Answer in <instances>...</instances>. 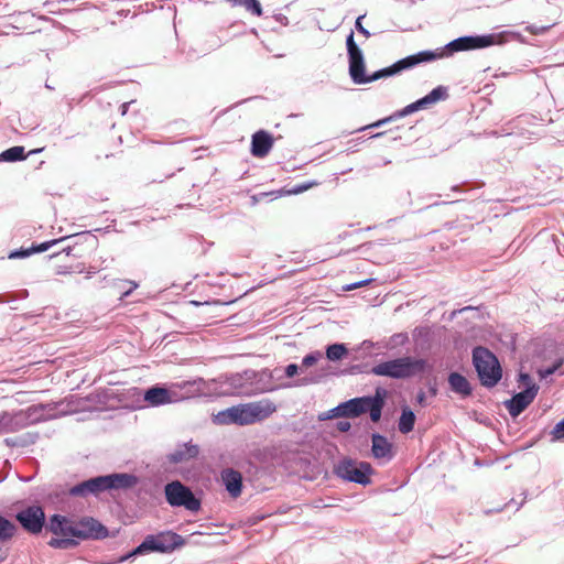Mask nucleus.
Masks as SVG:
<instances>
[{
	"instance_id": "1",
	"label": "nucleus",
	"mask_w": 564,
	"mask_h": 564,
	"mask_svg": "<svg viewBox=\"0 0 564 564\" xmlns=\"http://www.w3.org/2000/svg\"><path fill=\"white\" fill-rule=\"evenodd\" d=\"M346 46L349 62V76L352 83L357 85L369 84L384 77L397 75L402 70L411 69L419 64L433 62L437 56L429 51H421L416 54L399 59L389 67L379 69L371 75H367L364 53L356 44L352 31L346 39Z\"/></svg>"
},
{
	"instance_id": "2",
	"label": "nucleus",
	"mask_w": 564,
	"mask_h": 564,
	"mask_svg": "<svg viewBox=\"0 0 564 564\" xmlns=\"http://www.w3.org/2000/svg\"><path fill=\"white\" fill-rule=\"evenodd\" d=\"M137 484L138 477L132 474L113 473L84 480L70 487L68 492L73 497H98L100 494L106 491L130 489Z\"/></svg>"
},
{
	"instance_id": "3",
	"label": "nucleus",
	"mask_w": 564,
	"mask_h": 564,
	"mask_svg": "<svg viewBox=\"0 0 564 564\" xmlns=\"http://www.w3.org/2000/svg\"><path fill=\"white\" fill-rule=\"evenodd\" d=\"M275 411L276 406L273 402L261 400L220 411L216 414L215 422L218 424L248 425L269 417Z\"/></svg>"
},
{
	"instance_id": "4",
	"label": "nucleus",
	"mask_w": 564,
	"mask_h": 564,
	"mask_svg": "<svg viewBox=\"0 0 564 564\" xmlns=\"http://www.w3.org/2000/svg\"><path fill=\"white\" fill-rule=\"evenodd\" d=\"M183 544V536L172 531H162L158 534H149L144 538L141 544H139L131 552L120 556L116 563H123L131 557L151 552L171 553Z\"/></svg>"
},
{
	"instance_id": "5",
	"label": "nucleus",
	"mask_w": 564,
	"mask_h": 564,
	"mask_svg": "<svg viewBox=\"0 0 564 564\" xmlns=\"http://www.w3.org/2000/svg\"><path fill=\"white\" fill-rule=\"evenodd\" d=\"M426 361L412 357H401L380 362L372 367L371 373L393 379H406L425 370Z\"/></svg>"
},
{
	"instance_id": "6",
	"label": "nucleus",
	"mask_w": 564,
	"mask_h": 564,
	"mask_svg": "<svg viewBox=\"0 0 564 564\" xmlns=\"http://www.w3.org/2000/svg\"><path fill=\"white\" fill-rule=\"evenodd\" d=\"M473 364L484 387H495L502 377V369L496 355L488 348L477 346L473 349Z\"/></svg>"
},
{
	"instance_id": "7",
	"label": "nucleus",
	"mask_w": 564,
	"mask_h": 564,
	"mask_svg": "<svg viewBox=\"0 0 564 564\" xmlns=\"http://www.w3.org/2000/svg\"><path fill=\"white\" fill-rule=\"evenodd\" d=\"M257 372L246 370L241 373H232L219 378L216 384V394L251 395L259 392L256 387Z\"/></svg>"
},
{
	"instance_id": "8",
	"label": "nucleus",
	"mask_w": 564,
	"mask_h": 564,
	"mask_svg": "<svg viewBox=\"0 0 564 564\" xmlns=\"http://www.w3.org/2000/svg\"><path fill=\"white\" fill-rule=\"evenodd\" d=\"M496 40L497 36L495 34L466 35L451 41L442 48L429 52L437 55L435 57L436 61L443 57L452 56L454 53L457 52L471 51L491 46L497 43Z\"/></svg>"
},
{
	"instance_id": "9",
	"label": "nucleus",
	"mask_w": 564,
	"mask_h": 564,
	"mask_svg": "<svg viewBox=\"0 0 564 564\" xmlns=\"http://www.w3.org/2000/svg\"><path fill=\"white\" fill-rule=\"evenodd\" d=\"M48 530L56 535L52 538L48 545L54 549L67 550L75 547L78 541L74 539V520L65 516L54 514L50 518Z\"/></svg>"
},
{
	"instance_id": "10",
	"label": "nucleus",
	"mask_w": 564,
	"mask_h": 564,
	"mask_svg": "<svg viewBox=\"0 0 564 564\" xmlns=\"http://www.w3.org/2000/svg\"><path fill=\"white\" fill-rule=\"evenodd\" d=\"M372 467L369 463L357 462L351 458H343L334 466V474L347 481L362 486L370 484Z\"/></svg>"
},
{
	"instance_id": "11",
	"label": "nucleus",
	"mask_w": 564,
	"mask_h": 564,
	"mask_svg": "<svg viewBox=\"0 0 564 564\" xmlns=\"http://www.w3.org/2000/svg\"><path fill=\"white\" fill-rule=\"evenodd\" d=\"M165 498L172 507H184L189 511H198L200 508V501L178 480L165 486Z\"/></svg>"
},
{
	"instance_id": "12",
	"label": "nucleus",
	"mask_w": 564,
	"mask_h": 564,
	"mask_svg": "<svg viewBox=\"0 0 564 564\" xmlns=\"http://www.w3.org/2000/svg\"><path fill=\"white\" fill-rule=\"evenodd\" d=\"M28 426L42 421L55 419L58 415L66 414L68 411L64 406V402L59 403H40L31 405L22 410Z\"/></svg>"
},
{
	"instance_id": "13",
	"label": "nucleus",
	"mask_w": 564,
	"mask_h": 564,
	"mask_svg": "<svg viewBox=\"0 0 564 564\" xmlns=\"http://www.w3.org/2000/svg\"><path fill=\"white\" fill-rule=\"evenodd\" d=\"M216 380L206 381L203 378H197L192 381H183L175 388L178 395V401L183 399L212 397L216 394Z\"/></svg>"
},
{
	"instance_id": "14",
	"label": "nucleus",
	"mask_w": 564,
	"mask_h": 564,
	"mask_svg": "<svg viewBox=\"0 0 564 564\" xmlns=\"http://www.w3.org/2000/svg\"><path fill=\"white\" fill-rule=\"evenodd\" d=\"M107 535V528L94 518L85 517L80 520H74L73 536L75 540H99Z\"/></svg>"
},
{
	"instance_id": "15",
	"label": "nucleus",
	"mask_w": 564,
	"mask_h": 564,
	"mask_svg": "<svg viewBox=\"0 0 564 564\" xmlns=\"http://www.w3.org/2000/svg\"><path fill=\"white\" fill-rule=\"evenodd\" d=\"M19 523L30 533H40L45 522V514L41 507L31 506L17 513Z\"/></svg>"
},
{
	"instance_id": "16",
	"label": "nucleus",
	"mask_w": 564,
	"mask_h": 564,
	"mask_svg": "<svg viewBox=\"0 0 564 564\" xmlns=\"http://www.w3.org/2000/svg\"><path fill=\"white\" fill-rule=\"evenodd\" d=\"M538 392L539 386H531L505 401L509 414L512 417L519 416L533 402Z\"/></svg>"
},
{
	"instance_id": "17",
	"label": "nucleus",
	"mask_w": 564,
	"mask_h": 564,
	"mask_svg": "<svg viewBox=\"0 0 564 564\" xmlns=\"http://www.w3.org/2000/svg\"><path fill=\"white\" fill-rule=\"evenodd\" d=\"M447 98V88L444 86H437L432 91H430L426 96L423 98L405 106L400 112L399 117H404L408 115H411L417 110L426 109L433 104L444 100Z\"/></svg>"
},
{
	"instance_id": "18",
	"label": "nucleus",
	"mask_w": 564,
	"mask_h": 564,
	"mask_svg": "<svg viewBox=\"0 0 564 564\" xmlns=\"http://www.w3.org/2000/svg\"><path fill=\"white\" fill-rule=\"evenodd\" d=\"M143 399L149 405L159 406L178 401V395L175 389L152 387L144 392Z\"/></svg>"
},
{
	"instance_id": "19",
	"label": "nucleus",
	"mask_w": 564,
	"mask_h": 564,
	"mask_svg": "<svg viewBox=\"0 0 564 564\" xmlns=\"http://www.w3.org/2000/svg\"><path fill=\"white\" fill-rule=\"evenodd\" d=\"M25 427H28V424L22 410L14 413L2 412L0 414L1 434L15 433Z\"/></svg>"
},
{
	"instance_id": "20",
	"label": "nucleus",
	"mask_w": 564,
	"mask_h": 564,
	"mask_svg": "<svg viewBox=\"0 0 564 564\" xmlns=\"http://www.w3.org/2000/svg\"><path fill=\"white\" fill-rule=\"evenodd\" d=\"M371 453L376 459L382 462H390L394 456L392 444L379 433L371 435Z\"/></svg>"
},
{
	"instance_id": "21",
	"label": "nucleus",
	"mask_w": 564,
	"mask_h": 564,
	"mask_svg": "<svg viewBox=\"0 0 564 564\" xmlns=\"http://www.w3.org/2000/svg\"><path fill=\"white\" fill-rule=\"evenodd\" d=\"M273 145V138L264 130L257 131L251 140V153L256 158L265 156Z\"/></svg>"
},
{
	"instance_id": "22",
	"label": "nucleus",
	"mask_w": 564,
	"mask_h": 564,
	"mask_svg": "<svg viewBox=\"0 0 564 564\" xmlns=\"http://www.w3.org/2000/svg\"><path fill=\"white\" fill-rule=\"evenodd\" d=\"M221 480L231 498H238L242 490V476L238 470L227 468L221 471Z\"/></svg>"
},
{
	"instance_id": "23",
	"label": "nucleus",
	"mask_w": 564,
	"mask_h": 564,
	"mask_svg": "<svg viewBox=\"0 0 564 564\" xmlns=\"http://www.w3.org/2000/svg\"><path fill=\"white\" fill-rule=\"evenodd\" d=\"M199 453L196 444L184 443L178 445L172 453L167 455L170 463L178 464L195 458Z\"/></svg>"
},
{
	"instance_id": "24",
	"label": "nucleus",
	"mask_w": 564,
	"mask_h": 564,
	"mask_svg": "<svg viewBox=\"0 0 564 564\" xmlns=\"http://www.w3.org/2000/svg\"><path fill=\"white\" fill-rule=\"evenodd\" d=\"M367 397L354 398L337 405L344 417H358L366 413Z\"/></svg>"
},
{
	"instance_id": "25",
	"label": "nucleus",
	"mask_w": 564,
	"mask_h": 564,
	"mask_svg": "<svg viewBox=\"0 0 564 564\" xmlns=\"http://www.w3.org/2000/svg\"><path fill=\"white\" fill-rule=\"evenodd\" d=\"M386 390L378 388L373 397H367L365 404L366 412H369L372 422H378L381 417L382 408L384 405Z\"/></svg>"
},
{
	"instance_id": "26",
	"label": "nucleus",
	"mask_w": 564,
	"mask_h": 564,
	"mask_svg": "<svg viewBox=\"0 0 564 564\" xmlns=\"http://www.w3.org/2000/svg\"><path fill=\"white\" fill-rule=\"evenodd\" d=\"M65 239H67L66 237H63V238H59V239H53V240H48V241H45V242H42V243H39V245H32L31 248H21L19 250H14L12 251L10 254H9V258L10 259H18V258H25V257H29L33 253H40V252H44V251H47L51 247L59 243V242H63Z\"/></svg>"
},
{
	"instance_id": "27",
	"label": "nucleus",
	"mask_w": 564,
	"mask_h": 564,
	"mask_svg": "<svg viewBox=\"0 0 564 564\" xmlns=\"http://www.w3.org/2000/svg\"><path fill=\"white\" fill-rule=\"evenodd\" d=\"M448 384L453 392L460 394L462 397H468L471 394L473 389L469 381L458 372L449 373Z\"/></svg>"
},
{
	"instance_id": "28",
	"label": "nucleus",
	"mask_w": 564,
	"mask_h": 564,
	"mask_svg": "<svg viewBox=\"0 0 564 564\" xmlns=\"http://www.w3.org/2000/svg\"><path fill=\"white\" fill-rule=\"evenodd\" d=\"M414 423H415L414 412L412 410H410L409 408L402 409V413H401L399 424H398L399 431L403 434H408L413 430Z\"/></svg>"
},
{
	"instance_id": "29",
	"label": "nucleus",
	"mask_w": 564,
	"mask_h": 564,
	"mask_svg": "<svg viewBox=\"0 0 564 564\" xmlns=\"http://www.w3.org/2000/svg\"><path fill=\"white\" fill-rule=\"evenodd\" d=\"M25 158L24 148L21 145L12 147L0 153V162H18Z\"/></svg>"
},
{
	"instance_id": "30",
	"label": "nucleus",
	"mask_w": 564,
	"mask_h": 564,
	"mask_svg": "<svg viewBox=\"0 0 564 564\" xmlns=\"http://www.w3.org/2000/svg\"><path fill=\"white\" fill-rule=\"evenodd\" d=\"M17 532L15 524L4 517L0 516V540L2 542L11 540Z\"/></svg>"
},
{
	"instance_id": "31",
	"label": "nucleus",
	"mask_w": 564,
	"mask_h": 564,
	"mask_svg": "<svg viewBox=\"0 0 564 564\" xmlns=\"http://www.w3.org/2000/svg\"><path fill=\"white\" fill-rule=\"evenodd\" d=\"M348 354V349L344 344H332L326 348V357L330 361L343 359Z\"/></svg>"
},
{
	"instance_id": "32",
	"label": "nucleus",
	"mask_w": 564,
	"mask_h": 564,
	"mask_svg": "<svg viewBox=\"0 0 564 564\" xmlns=\"http://www.w3.org/2000/svg\"><path fill=\"white\" fill-rule=\"evenodd\" d=\"M234 6L243 7L247 11L252 14L260 17L262 14V8L259 0H231Z\"/></svg>"
},
{
	"instance_id": "33",
	"label": "nucleus",
	"mask_w": 564,
	"mask_h": 564,
	"mask_svg": "<svg viewBox=\"0 0 564 564\" xmlns=\"http://www.w3.org/2000/svg\"><path fill=\"white\" fill-rule=\"evenodd\" d=\"M115 283L118 284L120 288L121 285H129V289L122 292L120 300L128 297L139 286V284L132 280H117L115 281Z\"/></svg>"
},
{
	"instance_id": "34",
	"label": "nucleus",
	"mask_w": 564,
	"mask_h": 564,
	"mask_svg": "<svg viewBox=\"0 0 564 564\" xmlns=\"http://www.w3.org/2000/svg\"><path fill=\"white\" fill-rule=\"evenodd\" d=\"M551 435L553 442L564 441V417L555 424L551 431Z\"/></svg>"
},
{
	"instance_id": "35",
	"label": "nucleus",
	"mask_w": 564,
	"mask_h": 564,
	"mask_svg": "<svg viewBox=\"0 0 564 564\" xmlns=\"http://www.w3.org/2000/svg\"><path fill=\"white\" fill-rule=\"evenodd\" d=\"M563 365V360L560 359L557 360L553 366L551 367H547V368H542V369H539V376L541 379H546L547 377H550L551 375H553L555 371H557L561 366Z\"/></svg>"
},
{
	"instance_id": "36",
	"label": "nucleus",
	"mask_w": 564,
	"mask_h": 564,
	"mask_svg": "<svg viewBox=\"0 0 564 564\" xmlns=\"http://www.w3.org/2000/svg\"><path fill=\"white\" fill-rule=\"evenodd\" d=\"M321 358H322L321 351H318V350L313 351L303 358L302 366L306 367V368L311 367V366L315 365Z\"/></svg>"
},
{
	"instance_id": "37",
	"label": "nucleus",
	"mask_w": 564,
	"mask_h": 564,
	"mask_svg": "<svg viewBox=\"0 0 564 564\" xmlns=\"http://www.w3.org/2000/svg\"><path fill=\"white\" fill-rule=\"evenodd\" d=\"M365 18V14H361L359 15L357 19H356V22H355V28L356 30L361 33L364 36L366 37H370V32L364 28L362 23H361V20Z\"/></svg>"
},
{
	"instance_id": "38",
	"label": "nucleus",
	"mask_w": 564,
	"mask_h": 564,
	"mask_svg": "<svg viewBox=\"0 0 564 564\" xmlns=\"http://www.w3.org/2000/svg\"><path fill=\"white\" fill-rule=\"evenodd\" d=\"M550 28H551L550 25L536 26V25L531 24V25H528V26L525 28V30H527L528 32H530L531 34H535V35H538V34H543V33H545Z\"/></svg>"
},
{
	"instance_id": "39",
	"label": "nucleus",
	"mask_w": 564,
	"mask_h": 564,
	"mask_svg": "<svg viewBox=\"0 0 564 564\" xmlns=\"http://www.w3.org/2000/svg\"><path fill=\"white\" fill-rule=\"evenodd\" d=\"M518 381H519V383H520V384L524 386V387H525V389H527L528 387H531V386H538L536 383H534V382L532 381V378H531V376H530L529 373H523V372H521V373L519 375V380H518Z\"/></svg>"
},
{
	"instance_id": "40",
	"label": "nucleus",
	"mask_w": 564,
	"mask_h": 564,
	"mask_svg": "<svg viewBox=\"0 0 564 564\" xmlns=\"http://www.w3.org/2000/svg\"><path fill=\"white\" fill-rule=\"evenodd\" d=\"M333 417H344V414L341 411L337 410V406L329 410L327 413H325L323 416H321L322 420L333 419Z\"/></svg>"
},
{
	"instance_id": "41",
	"label": "nucleus",
	"mask_w": 564,
	"mask_h": 564,
	"mask_svg": "<svg viewBox=\"0 0 564 564\" xmlns=\"http://www.w3.org/2000/svg\"><path fill=\"white\" fill-rule=\"evenodd\" d=\"M299 369L300 367L296 364H290L285 367V376L292 378L299 372Z\"/></svg>"
},
{
	"instance_id": "42",
	"label": "nucleus",
	"mask_w": 564,
	"mask_h": 564,
	"mask_svg": "<svg viewBox=\"0 0 564 564\" xmlns=\"http://www.w3.org/2000/svg\"><path fill=\"white\" fill-rule=\"evenodd\" d=\"M372 280L371 279H366V280H362V281H359V282H356V283H351L349 285H347L345 288V290L347 291H351V290H355L357 288H360V286H364V285H367L371 282Z\"/></svg>"
},
{
	"instance_id": "43",
	"label": "nucleus",
	"mask_w": 564,
	"mask_h": 564,
	"mask_svg": "<svg viewBox=\"0 0 564 564\" xmlns=\"http://www.w3.org/2000/svg\"><path fill=\"white\" fill-rule=\"evenodd\" d=\"M351 425L348 421L346 420H343V421H338L336 423V429L339 431V432H348L350 430Z\"/></svg>"
},
{
	"instance_id": "44",
	"label": "nucleus",
	"mask_w": 564,
	"mask_h": 564,
	"mask_svg": "<svg viewBox=\"0 0 564 564\" xmlns=\"http://www.w3.org/2000/svg\"><path fill=\"white\" fill-rule=\"evenodd\" d=\"M416 401H417V403H420L422 405L424 404V402H425V393L423 391L417 393Z\"/></svg>"
},
{
	"instance_id": "45",
	"label": "nucleus",
	"mask_w": 564,
	"mask_h": 564,
	"mask_svg": "<svg viewBox=\"0 0 564 564\" xmlns=\"http://www.w3.org/2000/svg\"><path fill=\"white\" fill-rule=\"evenodd\" d=\"M390 120H391V118H386V119L377 121L376 123L371 124L370 127H380V126H382L383 123H386V122H388Z\"/></svg>"
},
{
	"instance_id": "46",
	"label": "nucleus",
	"mask_w": 564,
	"mask_h": 564,
	"mask_svg": "<svg viewBox=\"0 0 564 564\" xmlns=\"http://www.w3.org/2000/svg\"><path fill=\"white\" fill-rule=\"evenodd\" d=\"M62 252L66 253L67 256H70L73 252V247L67 246L62 249Z\"/></svg>"
},
{
	"instance_id": "47",
	"label": "nucleus",
	"mask_w": 564,
	"mask_h": 564,
	"mask_svg": "<svg viewBox=\"0 0 564 564\" xmlns=\"http://www.w3.org/2000/svg\"><path fill=\"white\" fill-rule=\"evenodd\" d=\"M115 281H116V280H112V281H111V284H112L116 289L120 290V291H121V293H122L123 291H127V290H126V285H121V288H120L118 284H116V283H115Z\"/></svg>"
},
{
	"instance_id": "48",
	"label": "nucleus",
	"mask_w": 564,
	"mask_h": 564,
	"mask_svg": "<svg viewBox=\"0 0 564 564\" xmlns=\"http://www.w3.org/2000/svg\"><path fill=\"white\" fill-rule=\"evenodd\" d=\"M74 237H75V238H77V241L75 242V243L77 245V243H78V241H79L80 239H83V238H87V237H88V235H87L86 232H83V234H80V235H76V236H74Z\"/></svg>"
},
{
	"instance_id": "49",
	"label": "nucleus",
	"mask_w": 564,
	"mask_h": 564,
	"mask_svg": "<svg viewBox=\"0 0 564 564\" xmlns=\"http://www.w3.org/2000/svg\"><path fill=\"white\" fill-rule=\"evenodd\" d=\"M128 107H129V102H124V104H122V105H121V107H120V108H121V112H122V115H124V113L127 112Z\"/></svg>"
},
{
	"instance_id": "50",
	"label": "nucleus",
	"mask_w": 564,
	"mask_h": 564,
	"mask_svg": "<svg viewBox=\"0 0 564 564\" xmlns=\"http://www.w3.org/2000/svg\"><path fill=\"white\" fill-rule=\"evenodd\" d=\"M39 152H41V149L33 150V151H31V152H30V154H32V153H39Z\"/></svg>"
},
{
	"instance_id": "51",
	"label": "nucleus",
	"mask_w": 564,
	"mask_h": 564,
	"mask_svg": "<svg viewBox=\"0 0 564 564\" xmlns=\"http://www.w3.org/2000/svg\"><path fill=\"white\" fill-rule=\"evenodd\" d=\"M452 189L453 191H458V186H453Z\"/></svg>"
},
{
	"instance_id": "52",
	"label": "nucleus",
	"mask_w": 564,
	"mask_h": 564,
	"mask_svg": "<svg viewBox=\"0 0 564 564\" xmlns=\"http://www.w3.org/2000/svg\"><path fill=\"white\" fill-rule=\"evenodd\" d=\"M90 276H91V272H88L86 278L89 279Z\"/></svg>"
}]
</instances>
